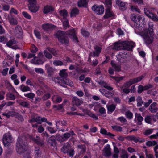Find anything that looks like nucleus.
<instances>
[{
	"mask_svg": "<svg viewBox=\"0 0 158 158\" xmlns=\"http://www.w3.org/2000/svg\"><path fill=\"white\" fill-rule=\"evenodd\" d=\"M27 138L25 136L18 137L16 145V151L17 153L21 155L24 153L28 145Z\"/></svg>",
	"mask_w": 158,
	"mask_h": 158,
	"instance_id": "1",
	"label": "nucleus"
},
{
	"mask_svg": "<svg viewBox=\"0 0 158 158\" xmlns=\"http://www.w3.org/2000/svg\"><path fill=\"white\" fill-rule=\"evenodd\" d=\"M139 35L143 37L144 43L147 45L152 44L154 39L153 30H144L140 32Z\"/></svg>",
	"mask_w": 158,
	"mask_h": 158,
	"instance_id": "2",
	"label": "nucleus"
},
{
	"mask_svg": "<svg viewBox=\"0 0 158 158\" xmlns=\"http://www.w3.org/2000/svg\"><path fill=\"white\" fill-rule=\"evenodd\" d=\"M55 36L59 42L62 44L67 45L69 44V39L64 31L58 30L56 33Z\"/></svg>",
	"mask_w": 158,
	"mask_h": 158,
	"instance_id": "3",
	"label": "nucleus"
},
{
	"mask_svg": "<svg viewBox=\"0 0 158 158\" xmlns=\"http://www.w3.org/2000/svg\"><path fill=\"white\" fill-rule=\"evenodd\" d=\"M128 48V41H124L120 42V41L115 42L113 48V49L117 50H124Z\"/></svg>",
	"mask_w": 158,
	"mask_h": 158,
	"instance_id": "4",
	"label": "nucleus"
},
{
	"mask_svg": "<svg viewBox=\"0 0 158 158\" xmlns=\"http://www.w3.org/2000/svg\"><path fill=\"white\" fill-rule=\"evenodd\" d=\"M28 4L29 10L31 12L36 13L39 10V7L37 5L36 0H28Z\"/></svg>",
	"mask_w": 158,
	"mask_h": 158,
	"instance_id": "5",
	"label": "nucleus"
},
{
	"mask_svg": "<svg viewBox=\"0 0 158 158\" xmlns=\"http://www.w3.org/2000/svg\"><path fill=\"white\" fill-rule=\"evenodd\" d=\"M3 142L4 146H10L12 142V138L9 132L5 133L3 137Z\"/></svg>",
	"mask_w": 158,
	"mask_h": 158,
	"instance_id": "6",
	"label": "nucleus"
},
{
	"mask_svg": "<svg viewBox=\"0 0 158 158\" xmlns=\"http://www.w3.org/2000/svg\"><path fill=\"white\" fill-rule=\"evenodd\" d=\"M93 11L98 15H101L103 13L104 9L102 5H97L95 4L92 7Z\"/></svg>",
	"mask_w": 158,
	"mask_h": 158,
	"instance_id": "7",
	"label": "nucleus"
},
{
	"mask_svg": "<svg viewBox=\"0 0 158 158\" xmlns=\"http://www.w3.org/2000/svg\"><path fill=\"white\" fill-rule=\"evenodd\" d=\"M15 35L18 38L22 37L23 35V31L21 27L19 26H17L15 28Z\"/></svg>",
	"mask_w": 158,
	"mask_h": 158,
	"instance_id": "8",
	"label": "nucleus"
},
{
	"mask_svg": "<svg viewBox=\"0 0 158 158\" xmlns=\"http://www.w3.org/2000/svg\"><path fill=\"white\" fill-rule=\"evenodd\" d=\"M94 49L95 51L93 52V53L91 52L89 55V56H91L93 57L98 56L100 53L101 52L102 48H101L98 46H95L94 47Z\"/></svg>",
	"mask_w": 158,
	"mask_h": 158,
	"instance_id": "9",
	"label": "nucleus"
},
{
	"mask_svg": "<svg viewBox=\"0 0 158 158\" xmlns=\"http://www.w3.org/2000/svg\"><path fill=\"white\" fill-rule=\"evenodd\" d=\"M111 8L109 7L107 8L106 9L105 13L103 16V18L105 19H107L109 17H110L114 16V15L113 12L110 10Z\"/></svg>",
	"mask_w": 158,
	"mask_h": 158,
	"instance_id": "10",
	"label": "nucleus"
},
{
	"mask_svg": "<svg viewBox=\"0 0 158 158\" xmlns=\"http://www.w3.org/2000/svg\"><path fill=\"white\" fill-rule=\"evenodd\" d=\"M103 95L109 98L113 97L114 94L111 92L108 91L104 89H100L99 90Z\"/></svg>",
	"mask_w": 158,
	"mask_h": 158,
	"instance_id": "11",
	"label": "nucleus"
},
{
	"mask_svg": "<svg viewBox=\"0 0 158 158\" xmlns=\"http://www.w3.org/2000/svg\"><path fill=\"white\" fill-rule=\"evenodd\" d=\"M62 83L63 85H61V86L65 88L67 87V85L71 86H72L73 85V83L72 81L67 78L62 80Z\"/></svg>",
	"mask_w": 158,
	"mask_h": 158,
	"instance_id": "12",
	"label": "nucleus"
},
{
	"mask_svg": "<svg viewBox=\"0 0 158 158\" xmlns=\"http://www.w3.org/2000/svg\"><path fill=\"white\" fill-rule=\"evenodd\" d=\"M131 19L132 20L135 22V23L140 22L141 20H142V17L139 15L132 14L131 16Z\"/></svg>",
	"mask_w": 158,
	"mask_h": 158,
	"instance_id": "13",
	"label": "nucleus"
},
{
	"mask_svg": "<svg viewBox=\"0 0 158 158\" xmlns=\"http://www.w3.org/2000/svg\"><path fill=\"white\" fill-rule=\"evenodd\" d=\"M5 147V153L7 156H9L13 152V147L10 145Z\"/></svg>",
	"mask_w": 158,
	"mask_h": 158,
	"instance_id": "14",
	"label": "nucleus"
},
{
	"mask_svg": "<svg viewBox=\"0 0 158 158\" xmlns=\"http://www.w3.org/2000/svg\"><path fill=\"white\" fill-rule=\"evenodd\" d=\"M83 103L82 100L78 99L77 97H74L72 98V104L73 105H75L77 106L80 105Z\"/></svg>",
	"mask_w": 158,
	"mask_h": 158,
	"instance_id": "15",
	"label": "nucleus"
},
{
	"mask_svg": "<svg viewBox=\"0 0 158 158\" xmlns=\"http://www.w3.org/2000/svg\"><path fill=\"white\" fill-rule=\"evenodd\" d=\"M32 140L37 145L42 147L44 145V142L43 140L40 139H36L34 137H31Z\"/></svg>",
	"mask_w": 158,
	"mask_h": 158,
	"instance_id": "16",
	"label": "nucleus"
},
{
	"mask_svg": "<svg viewBox=\"0 0 158 158\" xmlns=\"http://www.w3.org/2000/svg\"><path fill=\"white\" fill-rule=\"evenodd\" d=\"M157 103L156 102L152 103L150 106L149 108V111L152 113H155L156 112L158 108L156 107Z\"/></svg>",
	"mask_w": 158,
	"mask_h": 158,
	"instance_id": "17",
	"label": "nucleus"
},
{
	"mask_svg": "<svg viewBox=\"0 0 158 158\" xmlns=\"http://www.w3.org/2000/svg\"><path fill=\"white\" fill-rule=\"evenodd\" d=\"M104 156L106 157L110 156L111 155V148L109 144H107L104 148Z\"/></svg>",
	"mask_w": 158,
	"mask_h": 158,
	"instance_id": "18",
	"label": "nucleus"
},
{
	"mask_svg": "<svg viewBox=\"0 0 158 158\" xmlns=\"http://www.w3.org/2000/svg\"><path fill=\"white\" fill-rule=\"evenodd\" d=\"M116 4L120 7V9L122 10H124L126 9L125 3L120 0H117L116 1Z\"/></svg>",
	"mask_w": 158,
	"mask_h": 158,
	"instance_id": "19",
	"label": "nucleus"
},
{
	"mask_svg": "<svg viewBox=\"0 0 158 158\" xmlns=\"http://www.w3.org/2000/svg\"><path fill=\"white\" fill-rule=\"evenodd\" d=\"M55 27L54 25L49 23L44 24L42 26V28L46 31L51 30Z\"/></svg>",
	"mask_w": 158,
	"mask_h": 158,
	"instance_id": "20",
	"label": "nucleus"
},
{
	"mask_svg": "<svg viewBox=\"0 0 158 158\" xmlns=\"http://www.w3.org/2000/svg\"><path fill=\"white\" fill-rule=\"evenodd\" d=\"M143 77H144L143 76H141L136 78L130 79L129 80V85H131L139 82L143 78Z\"/></svg>",
	"mask_w": 158,
	"mask_h": 158,
	"instance_id": "21",
	"label": "nucleus"
},
{
	"mask_svg": "<svg viewBox=\"0 0 158 158\" xmlns=\"http://www.w3.org/2000/svg\"><path fill=\"white\" fill-rule=\"evenodd\" d=\"M47 142L49 143L51 146H55L56 145L57 143L55 139V136H52L49 138L47 141Z\"/></svg>",
	"mask_w": 158,
	"mask_h": 158,
	"instance_id": "22",
	"label": "nucleus"
},
{
	"mask_svg": "<svg viewBox=\"0 0 158 158\" xmlns=\"http://www.w3.org/2000/svg\"><path fill=\"white\" fill-rule=\"evenodd\" d=\"M121 90L126 94L128 93V81H127L122 86H120Z\"/></svg>",
	"mask_w": 158,
	"mask_h": 158,
	"instance_id": "23",
	"label": "nucleus"
},
{
	"mask_svg": "<svg viewBox=\"0 0 158 158\" xmlns=\"http://www.w3.org/2000/svg\"><path fill=\"white\" fill-rule=\"evenodd\" d=\"M77 4L78 7H80L86 8L87 7L88 3L86 2V0H79Z\"/></svg>",
	"mask_w": 158,
	"mask_h": 158,
	"instance_id": "24",
	"label": "nucleus"
},
{
	"mask_svg": "<svg viewBox=\"0 0 158 158\" xmlns=\"http://www.w3.org/2000/svg\"><path fill=\"white\" fill-rule=\"evenodd\" d=\"M66 70L63 69L61 70L59 73V75L62 79H64L67 78L68 77V73L66 72Z\"/></svg>",
	"mask_w": 158,
	"mask_h": 158,
	"instance_id": "25",
	"label": "nucleus"
},
{
	"mask_svg": "<svg viewBox=\"0 0 158 158\" xmlns=\"http://www.w3.org/2000/svg\"><path fill=\"white\" fill-rule=\"evenodd\" d=\"M71 146L69 144L64 145L61 148V151L64 153H68L71 148Z\"/></svg>",
	"mask_w": 158,
	"mask_h": 158,
	"instance_id": "26",
	"label": "nucleus"
},
{
	"mask_svg": "<svg viewBox=\"0 0 158 158\" xmlns=\"http://www.w3.org/2000/svg\"><path fill=\"white\" fill-rule=\"evenodd\" d=\"M111 64L112 67L114 69L115 71L116 72H119L121 71V67L120 65L117 64L112 61H111Z\"/></svg>",
	"mask_w": 158,
	"mask_h": 158,
	"instance_id": "27",
	"label": "nucleus"
},
{
	"mask_svg": "<svg viewBox=\"0 0 158 158\" xmlns=\"http://www.w3.org/2000/svg\"><path fill=\"white\" fill-rule=\"evenodd\" d=\"M128 48L127 49H125L124 51H123L122 53V54H121L123 60L125 61V62L128 60Z\"/></svg>",
	"mask_w": 158,
	"mask_h": 158,
	"instance_id": "28",
	"label": "nucleus"
},
{
	"mask_svg": "<svg viewBox=\"0 0 158 158\" xmlns=\"http://www.w3.org/2000/svg\"><path fill=\"white\" fill-rule=\"evenodd\" d=\"M100 132L102 134L108 135L111 138H112V136L114 137L115 136V135L114 134H113L110 132H107V131L105 129L102 128L101 129Z\"/></svg>",
	"mask_w": 158,
	"mask_h": 158,
	"instance_id": "29",
	"label": "nucleus"
},
{
	"mask_svg": "<svg viewBox=\"0 0 158 158\" xmlns=\"http://www.w3.org/2000/svg\"><path fill=\"white\" fill-rule=\"evenodd\" d=\"M129 140L133 141L135 143L138 142H141L140 139L138 137L135 136L134 135H131L129 136Z\"/></svg>",
	"mask_w": 158,
	"mask_h": 158,
	"instance_id": "30",
	"label": "nucleus"
},
{
	"mask_svg": "<svg viewBox=\"0 0 158 158\" xmlns=\"http://www.w3.org/2000/svg\"><path fill=\"white\" fill-rule=\"evenodd\" d=\"M135 118H136L138 121L137 123L139 125L142 124V122L143 120V118L141 116L140 114L136 113L135 114Z\"/></svg>",
	"mask_w": 158,
	"mask_h": 158,
	"instance_id": "31",
	"label": "nucleus"
},
{
	"mask_svg": "<svg viewBox=\"0 0 158 158\" xmlns=\"http://www.w3.org/2000/svg\"><path fill=\"white\" fill-rule=\"evenodd\" d=\"M79 10L76 7L73 8L72 10L70 13V16H75L79 14Z\"/></svg>",
	"mask_w": 158,
	"mask_h": 158,
	"instance_id": "32",
	"label": "nucleus"
},
{
	"mask_svg": "<svg viewBox=\"0 0 158 158\" xmlns=\"http://www.w3.org/2000/svg\"><path fill=\"white\" fill-rule=\"evenodd\" d=\"M53 10L54 9L52 7L47 6L44 7L43 12L44 14H47Z\"/></svg>",
	"mask_w": 158,
	"mask_h": 158,
	"instance_id": "33",
	"label": "nucleus"
},
{
	"mask_svg": "<svg viewBox=\"0 0 158 158\" xmlns=\"http://www.w3.org/2000/svg\"><path fill=\"white\" fill-rule=\"evenodd\" d=\"M52 79L53 81L58 83L61 86V85H63L62 83L63 79L61 78H60V77H52Z\"/></svg>",
	"mask_w": 158,
	"mask_h": 158,
	"instance_id": "34",
	"label": "nucleus"
},
{
	"mask_svg": "<svg viewBox=\"0 0 158 158\" xmlns=\"http://www.w3.org/2000/svg\"><path fill=\"white\" fill-rule=\"evenodd\" d=\"M65 33L67 36L69 35L72 36L76 34L75 31L74 29H69L68 31H65Z\"/></svg>",
	"mask_w": 158,
	"mask_h": 158,
	"instance_id": "35",
	"label": "nucleus"
},
{
	"mask_svg": "<svg viewBox=\"0 0 158 158\" xmlns=\"http://www.w3.org/2000/svg\"><path fill=\"white\" fill-rule=\"evenodd\" d=\"M20 89L23 92L29 91L31 90L29 87L27 86H25L23 85H22L20 86Z\"/></svg>",
	"mask_w": 158,
	"mask_h": 158,
	"instance_id": "36",
	"label": "nucleus"
},
{
	"mask_svg": "<svg viewBox=\"0 0 158 158\" xmlns=\"http://www.w3.org/2000/svg\"><path fill=\"white\" fill-rule=\"evenodd\" d=\"M55 139L56 141H59L60 142H62L65 141V140L64 139L63 136L60 135L59 134H57L55 136Z\"/></svg>",
	"mask_w": 158,
	"mask_h": 158,
	"instance_id": "37",
	"label": "nucleus"
},
{
	"mask_svg": "<svg viewBox=\"0 0 158 158\" xmlns=\"http://www.w3.org/2000/svg\"><path fill=\"white\" fill-rule=\"evenodd\" d=\"M8 19L11 24L16 25L18 23L17 20L12 16H8Z\"/></svg>",
	"mask_w": 158,
	"mask_h": 158,
	"instance_id": "38",
	"label": "nucleus"
},
{
	"mask_svg": "<svg viewBox=\"0 0 158 158\" xmlns=\"http://www.w3.org/2000/svg\"><path fill=\"white\" fill-rule=\"evenodd\" d=\"M36 57L35 56L33 59L31 60V63L35 64H42L43 62L42 61L41 59L36 60L35 58Z\"/></svg>",
	"mask_w": 158,
	"mask_h": 158,
	"instance_id": "39",
	"label": "nucleus"
},
{
	"mask_svg": "<svg viewBox=\"0 0 158 158\" xmlns=\"http://www.w3.org/2000/svg\"><path fill=\"white\" fill-rule=\"evenodd\" d=\"M60 15L63 17V19H66V17L68 16L67 11L65 9H64L60 11Z\"/></svg>",
	"mask_w": 158,
	"mask_h": 158,
	"instance_id": "40",
	"label": "nucleus"
},
{
	"mask_svg": "<svg viewBox=\"0 0 158 158\" xmlns=\"http://www.w3.org/2000/svg\"><path fill=\"white\" fill-rule=\"evenodd\" d=\"M77 147L79 149H81L80 152V153L82 154L85 153L86 151V147L85 145H80L77 146Z\"/></svg>",
	"mask_w": 158,
	"mask_h": 158,
	"instance_id": "41",
	"label": "nucleus"
},
{
	"mask_svg": "<svg viewBox=\"0 0 158 158\" xmlns=\"http://www.w3.org/2000/svg\"><path fill=\"white\" fill-rule=\"evenodd\" d=\"M63 26L64 27V29L65 30L68 28H69L70 27L68 20L67 19H63Z\"/></svg>",
	"mask_w": 158,
	"mask_h": 158,
	"instance_id": "42",
	"label": "nucleus"
},
{
	"mask_svg": "<svg viewBox=\"0 0 158 158\" xmlns=\"http://www.w3.org/2000/svg\"><path fill=\"white\" fill-rule=\"evenodd\" d=\"M16 43V41L15 40V38H14L7 42L6 43V45L9 47H11L12 45Z\"/></svg>",
	"mask_w": 158,
	"mask_h": 158,
	"instance_id": "43",
	"label": "nucleus"
},
{
	"mask_svg": "<svg viewBox=\"0 0 158 158\" xmlns=\"http://www.w3.org/2000/svg\"><path fill=\"white\" fill-rule=\"evenodd\" d=\"M145 121L147 123L152 124V115L146 117L145 118Z\"/></svg>",
	"mask_w": 158,
	"mask_h": 158,
	"instance_id": "44",
	"label": "nucleus"
},
{
	"mask_svg": "<svg viewBox=\"0 0 158 158\" xmlns=\"http://www.w3.org/2000/svg\"><path fill=\"white\" fill-rule=\"evenodd\" d=\"M138 106H140L143 104V102L142 100V98L140 96H138L137 99Z\"/></svg>",
	"mask_w": 158,
	"mask_h": 158,
	"instance_id": "45",
	"label": "nucleus"
},
{
	"mask_svg": "<svg viewBox=\"0 0 158 158\" xmlns=\"http://www.w3.org/2000/svg\"><path fill=\"white\" fill-rule=\"evenodd\" d=\"M157 144V142L155 141H149L146 142V144L148 146L150 147L151 146H154Z\"/></svg>",
	"mask_w": 158,
	"mask_h": 158,
	"instance_id": "46",
	"label": "nucleus"
},
{
	"mask_svg": "<svg viewBox=\"0 0 158 158\" xmlns=\"http://www.w3.org/2000/svg\"><path fill=\"white\" fill-rule=\"evenodd\" d=\"M47 49L48 50V52H50L54 56H56L57 54V51L55 50L54 49H53L52 48L50 47H48L47 48Z\"/></svg>",
	"mask_w": 158,
	"mask_h": 158,
	"instance_id": "47",
	"label": "nucleus"
},
{
	"mask_svg": "<svg viewBox=\"0 0 158 158\" xmlns=\"http://www.w3.org/2000/svg\"><path fill=\"white\" fill-rule=\"evenodd\" d=\"M116 108V106L114 104H111L108 106L107 109L108 111L112 112H113Z\"/></svg>",
	"mask_w": 158,
	"mask_h": 158,
	"instance_id": "48",
	"label": "nucleus"
},
{
	"mask_svg": "<svg viewBox=\"0 0 158 158\" xmlns=\"http://www.w3.org/2000/svg\"><path fill=\"white\" fill-rule=\"evenodd\" d=\"M44 53L45 57L47 58L50 59L52 58V55L48 52L47 49L44 50Z\"/></svg>",
	"mask_w": 158,
	"mask_h": 158,
	"instance_id": "49",
	"label": "nucleus"
},
{
	"mask_svg": "<svg viewBox=\"0 0 158 158\" xmlns=\"http://www.w3.org/2000/svg\"><path fill=\"white\" fill-rule=\"evenodd\" d=\"M47 72L49 77H51L54 73V69L51 67H48L47 69Z\"/></svg>",
	"mask_w": 158,
	"mask_h": 158,
	"instance_id": "50",
	"label": "nucleus"
},
{
	"mask_svg": "<svg viewBox=\"0 0 158 158\" xmlns=\"http://www.w3.org/2000/svg\"><path fill=\"white\" fill-rule=\"evenodd\" d=\"M24 96L29 99H33L35 97V94L33 93H30L28 94H24Z\"/></svg>",
	"mask_w": 158,
	"mask_h": 158,
	"instance_id": "51",
	"label": "nucleus"
},
{
	"mask_svg": "<svg viewBox=\"0 0 158 158\" xmlns=\"http://www.w3.org/2000/svg\"><path fill=\"white\" fill-rule=\"evenodd\" d=\"M20 104L24 107L29 108L30 107V104L27 102L25 101H22L20 102Z\"/></svg>",
	"mask_w": 158,
	"mask_h": 158,
	"instance_id": "52",
	"label": "nucleus"
},
{
	"mask_svg": "<svg viewBox=\"0 0 158 158\" xmlns=\"http://www.w3.org/2000/svg\"><path fill=\"white\" fill-rule=\"evenodd\" d=\"M87 114L89 116L91 117L95 120H97L98 119V117L95 116L94 114H93L90 111H88L87 113Z\"/></svg>",
	"mask_w": 158,
	"mask_h": 158,
	"instance_id": "53",
	"label": "nucleus"
},
{
	"mask_svg": "<svg viewBox=\"0 0 158 158\" xmlns=\"http://www.w3.org/2000/svg\"><path fill=\"white\" fill-rule=\"evenodd\" d=\"M131 9L132 11H136L139 13H140V10L138 8L137 6H131Z\"/></svg>",
	"mask_w": 158,
	"mask_h": 158,
	"instance_id": "54",
	"label": "nucleus"
},
{
	"mask_svg": "<svg viewBox=\"0 0 158 158\" xmlns=\"http://www.w3.org/2000/svg\"><path fill=\"white\" fill-rule=\"evenodd\" d=\"M111 77L114 79L118 83L121 80H122L124 78V77H118L113 76H111Z\"/></svg>",
	"mask_w": 158,
	"mask_h": 158,
	"instance_id": "55",
	"label": "nucleus"
},
{
	"mask_svg": "<svg viewBox=\"0 0 158 158\" xmlns=\"http://www.w3.org/2000/svg\"><path fill=\"white\" fill-rule=\"evenodd\" d=\"M15 118L19 120L20 121L23 122L24 119L23 116L19 114H17L15 115Z\"/></svg>",
	"mask_w": 158,
	"mask_h": 158,
	"instance_id": "56",
	"label": "nucleus"
},
{
	"mask_svg": "<svg viewBox=\"0 0 158 158\" xmlns=\"http://www.w3.org/2000/svg\"><path fill=\"white\" fill-rule=\"evenodd\" d=\"M111 127L114 130H115L116 131H119L120 132L122 131V128L120 126H112Z\"/></svg>",
	"mask_w": 158,
	"mask_h": 158,
	"instance_id": "57",
	"label": "nucleus"
},
{
	"mask_svg": "<svg viewBox=\"0 0 158 158\" xmlns=\"http://www.w3.org/2000/svg\"><path fill=\"white\" fill-rule=\"evenodd\" d=\"M135 46V44L134 42L131 41H129V51L131 50Z\"/></svg>",
	"mask_w": 158,
	"mask_h": 158,
	"instance_id": "58",
	"label": "nucleus"
},
{
	"mask_svg": "<svg viewBox=\"0 0 158 158\" xmlns=\"http://www.w3.org/2000/svg\"><path fill=\"white\" fill-rule=\"evenodd\" d=\"M51 97V95L50 93H47V94L44 95L42 97V99L43 101H45L49 98Z\"/></svg>",
	"mask_w": 158,
	"mask_h": 158,
	"instance_id": "59",
	"label": "nucleus"
},
{
	"mask_svg": "<svg viewBox=\"0 0 158 158\" xmlns=\"http://www.w3.org/2000/svg\"><path fill=\"white\" fill-rule=\"evenodd\" d=\"M154 129H148L145 131L144 132V135H148L152 133L153 132Z\"/></svg>",
	"mask_w": 158,
	"mask_h": 158,
	"instance_id": "60",
	"label": "nucleus"
},
{
	"mask_svg": "<svg viewBox=\"0 0 158 158\" xmlns=\"http://www.w3.org/2000/svg\"><path fill=\"white\" fill-rule=\"evenodd\" d=\"M145 154L146 158H153V155L150 152H148L147 151H145Z\"/></svg>",
	"mask_w": 158,
	"mask_h": 158,
	"instance_id": "61",
	"label": "nucleus"
},
{
	"mask_svg": "<svg viewBox=\"0 0 158 158\" xmlns=\"http://www.w3.org/2000/svg\"><path fill=\"white\" fill-rule=\"evenodd\" d=\"M53 64L56 66H61L63 64V63L60 60H55L53 61Z\"/></svg>",
	"mask_w": 158,
	"mask_h": 158,
	"instance_id": "62",
	"label": "nucleus"
},
{
	"mask_svg": "<svg viewBox=\"0 0 158 158\" xmlns=\"http://www.w3.org/2000/svg\"><path fill=\"white\" fill-rule=\"evenodd\" d=\"M81 33L82 35L85 37H88L89 35V33L87 31L82 29L81 30Z\"/></svg>",
	"mask_w": 158,
	"mask_h": 158,
	"instance_id": "63",
	"label": "nucleus"
},
{
	"mask_svg": "<svg viewBox=\"0 0 158 158\" xmlns=\"http://www.w3.org/2000/svg\"><path fill=\"white\" fill-rule=\"evenodd\" d=\"M156 146L154 147V149L155 154V156L156 158H158V151L157 150L158 149V144L156 145Z\"/></svg>",
	"mask_w": 158,
	"mask_h": 158,
	"instance_id": "64",
	"label": "nucleus"
}]
</instances>
